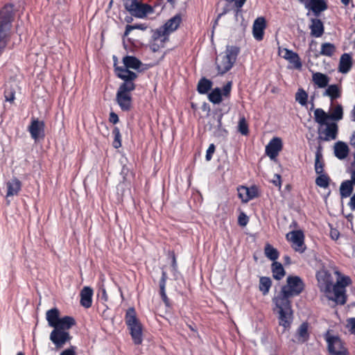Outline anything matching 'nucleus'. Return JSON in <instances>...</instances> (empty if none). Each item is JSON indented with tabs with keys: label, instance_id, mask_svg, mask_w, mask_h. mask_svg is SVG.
Here are the masks:
<instances>
[{
	"label": "nucleus",
	"instance_id": "1",
	"mask_svg": "<svg viewBox=\"0 0 355 355\" xmlns=\"http://www.w3.org/2000/svg\"><path fill=\"white\" fill-rule=\"evenodd\" d=\"M304 289V284L297 276L287 277L286 284L273 299L272 311L278 318L279 325L283 327V331L290 329L293 321V311L288 297L300 294Z\"/></svg>",
	"mask_w": 355,
	"mask_h": 355
},
{
	"label": "nucleus",
	"instance_id": "2",
	"mask_svg": "<svg viewBox=\"0 0 355 355\" xmlns=\"http://www.w3.org/2000/svg\"><path fill=\"white\" fill-rule=\"evenodd\" d=\"M334 275L337 277L336 284H333V278L328 271L319 270L317 273L318 286L327 300L343 304L345 302V287L349 284L350 279L347 277H340L338 271H335Z\"/></svg>",
	"mask_w": 355,
	"mask_h": 355
},
{
	"label": "nucleus",
	"instance_id": "3",
	"mask_svg": "<svg viewBox=\"0 0 355 355\" xmlns=\"http://www.w3.org/2000/svg\"><path fill=\"white\" fill-rule=\"evenodd\" d=\"M314 119L319 124L318 132L320 137L324 141L334 140L337 137L338 125L329 121V115L322 109L318 108L314 111Z\"/></svg>",
	"mask_w": 355,
	"mask_h": 355
},
{
	"label": "nucleus",
	"instance_id": "4",
	"mask_svg": "<svg viewBox=\"0 0 355 355\" xmlns=\"http://www.w3.org/2000/svg\"><path fill=\"white\" fill-rule=\"evenodd\" d=\"M141 62L135 57L128 55L123 58V66H117L114 62L116 76L123 80L133 81L137 78L136 73L132 70L139 69Z\"/></svg>",
	"mask_w": 355,
	"mask_h": 355
},
{
	"label": "nucleus",
	"instance_id": "5",
	"mask_svg": "<svg viewBox=\"0 0 355 355\" xmlns=\"http://www.w3.org/2000/svg\"><path fill=\"white\" fill-rule=\"evenodd\" d=\"M239 49L234 46H227L225 50L216 58V67L218 73L224 74L234 66Z\"/></svg>",
	"mask_w": 355,
	"mask_h": 355
},
{
	"label": "nucleus",
	"instance_id": "6",
	"mask_svg": "<svg viewBox=\"0 0 355 355\" xmlns=\"http://www.w3.org/2000/svg\"><path fill=\"white\" fill-rule=\"evenodd\" d=\"M125 324L135 345L143 341V327L134 308H129L125 314Z\"/></svg>",
	"mask_w": 355,
	"mask_h": 355
},
{
	"label": "nucleus",
	"instance_id": "7",
	"mask_svg": "<svg viewBox=\"0 0 355 355\" xmlns=\"http://www.w3.org/2000/svg\"><path fill=\"white\" fill-rule=\"evenodd\" d=\"M135 89V85L131 80H124L119 87L116 94V101L121 110L127 111L130 109L132 105L131 92Z\"/></svg>",
	"mask_w": 355,
	"mask_h": 355
},
{
	"label": "nucleus",
	"instance_id": "8",
	"mask_svg": "<svg viewBox=\"0 0 355 355\" xmlns=\"http://www.w3.org/2000/svg\"><path fill=\"white\" fill-rule=\"evenodd\" d=\"M60 311L56 308L46 311V319L49 327L55 328L61 326L64 328H71L75 324V321L71 317L65 316L60 318Z\"/></svg>",
	"mask_w": 355,
	"mask_h": 355
},
{
	"label": "nucleus",
	"instance_id": "9",
	"mask_svg": "<svg viewBox=\"0 0 355 355\" xmlns=\"http://www.w3.org/2000/svg\"><path fill=\"white\" fill-rule=\"evenodd\" d=\"M124 6L132 15L137 18H144L153 12L152 7L139 0H124Z\"/></svg>",
	"mask_w": 355,
	"mask_h": 355
},
{
	"label": "nucleus",
	"instance_id": "10",
	"mask_svg": "<svg viewBox=\"0 0 355 355\" xmlns=\"http://www.w3.org/2000/svg\"><path fill=\"white\" fill-rule=\"evenodd\" d=\"M69 329L61 326L53 328L50 334L49 339L56 348H62L67 343L70 341L71 337L68 331Z\"/></svg>",
	"mask_w": 355,
	"mask_h": 355
},
{
	"label": "nucleus",
	"instance_id": "11",
	"mask_svg": "<svg viewBox=\"0 0 355 355\" xmlns=\"http://www.w3.org/2000/svg\"><path fill=\"white\" fill-rule=\"evenodd\" d=\"M22 183L16 177L9 179L6 183V199L9 204L10 199L19 194L21 190Z\"/></svg>",
	"mask_w": 355,
	"mask_h": 355
},
{
	"label": "nucleus",
	"instance_id": "12",
	"mask_svg": "<svg viewBox=\"0 0 355 355\" xmlns=\"http://www.w3.org/2000/svg\"><path fill=\"white\" fill-rule=\"evenodd\" d=\"M168 40V35L159 28L156 30L153 35L152 41L150 43V49L153 51H158L164 48Z\"/></svg>",
	"mask_w": 355,
	"mask_h": 355
},
{
	"label": "nucleus",
	"instance_id": "13",
	"mask_svg": "<svg viewBox=\"0 0 355 355\" xmlns=\"http://www.w3.org/2000/svg\"><path fill=\"white\" fill-rule=\"evenodd\" d=\"M279 55L289 62L291 68L296 69H301L302 63L298 55L296 53L286 48H279Z\"/></svg>",
	"mask_w": 355,
	"mask_h": 355
},
{
	"label": "nucleus",
	"instance_id": "14",
	"mask_svg": "<svg viewBox=\"0 0 355 355\" xmlns=\"http://www.w3.org/2000/svg\"><path fill=\"white\" fill-rule=\"evenodd\" d=\"M328 348L331 355H347L345 347L341 340L336 336L329 335L327 338Z\"/></svg>",
	"mask_w": 355,
	"mask_h": 355
},
{
	"label": "nucleus",
	"instance_id": "15",
	"mask_svg": "<svg viewBox=\"0 0 355 355\" xmlns=\"http://www.w3.org/2000/svg\"><path fill=\"white\" fill-rule=\"evenodd\" d=\"M304 234L302 231H293L286 234V239L291 242L293 248L300 252H304Z\"/></svg>",
	"mask_w": 355,
	"mask_h": 355
},
{
	"label": "nucleus",
	"instance_id": "16",
	"mask_svg": "<svg viewBox=\"0 0 355 355\" xmlns=\"http://www.w3.org/2000/svg\"><path fill=\"white\" fill-rule=\"evenodd\" d=\"M283 147V141L280 137H273L266 146V154L271 159H275Z\"/></svg>",
	"mask_w": 355,
	"mask_h": 355
},
{
	"label": "nucleus",
	"instance_id": "17",
	"mask_svg": "<svg viewBox=\"0 0 355 355\" xmlns=\"http://www.w3.org/2000/svg\"><path fill=\"white\" fill-rule=\"evenodd\" d=\"M44 124L42 121L34 119L32 121L28 130L32 138L37 141L44 137Z\"/></svg>",
	"mask_w": 355,
	"mask_h": 355
},
{
	"label": "nucleus",
	"instance_id": "18",
	"mask_svg": "<svg viewBox=\"0 0 355 355\" xmlns=\"http://www.w3.org/2000/svg\"><path fill=\"white\" fill-rule=\"evenodd\" d=\"M238 195L239 198L243 202H248L250 200L257 196L258 191L257 187H246L241 186L238 188Z\"/></svg>",
	"mask_w": 355,
	"mask_h": 355
},
{
	"label": "nucleus",
	"instance_id": "19",
	"mask_svg": "<svg viewBox=\"0 0 355 355\" xmlns=\"http://www.w3.org/2000/svg\"><path fill=\"white\" fill-rule=\"evenodd\" d=\"M19 90V83L14 79L9 80L6 84L5 98L7 101L12 103L16 93Z\"/></svg>",
	"mask_w": 355,
	"mask_h": 355
},
{
	"label": "nucleus",
	"instance_id": "20",
	"mask_svg": "<svg viewBox=\"0 0 355 355\" xmlns=\"http://www.w3.org/2000/svg\"><path fill=\"white\" fill-rule=\"evenodd\" d=\"M265 28L266 20L263 17H258L254 20L252 26V35L255 40L258 41L263 40Z\"/></svg>",
	"mask_w": 355,
	"mask_h": 355
},
{
	"label": "nucleus",
	"instance_id": "21",
	"mask_svg": "<svg viewBox=\"0 0 355 355\" xmlns=\"http://www.w3.org/2000/svg\"><path fill=\"white\" fill-rule=\"evenodd\" d=\"M181 21V16L180 15H177L168 19L162 27L159 28V29L168 35L179 27Z\"/></svg>",
	"mask_w": 355,
	"mask_h": 355
},
{
	"label": "nucleus",
	"instance_id": "22",
	"mask_svg": "<svg viewBox=\"0 0 355 355\" xmlns=\"http://www.w3.org/2000/svg\"><path fill=\"white\" fill-rule=\"evenodd\" d=\"M93 290L89 286H85L80 292V304L85 308H89L92 302Z\"/></svg>",
	"mask_w": 355,
	"mask_h": 355
},
{
	"label": "nucleus",
	"instance_id": "23",
	"mask_svg": "<svg viewBox=\"0 0 355 355\" xmlns=\"http://www.w3.org/2000/svg\"><path fill=\"white\" fill-rule=\"evenodd\" d=\"M306 8L318 15L327 9V3L324 0H310L306 3Z\"/></svg>",
	"mask_w": 355,
	"mask_h": 355
},
{
	"label": "nucleus",
	"instance_id": "24",
	"mask_svg": "<svg viewBox=\"0 0 355 355\" xmlns=\"http://www.w3.org/2000/svg\"><path fill=\"white\" fill-rule=\"evenodd\" d=\"M311 35L315 37H320L324 33V26L321 20L313 19L309 25Z\"/></svg>",
	"mask_w": 355,
	"mask_h": 355
},
{
	"label": "nucleus",
	"instance_id": "25",
	"mask_svg": "<svg viewBox=\"0 0 355 355\" xmlns=\"http://www.w3.org/2000/svg\"><path fill=\"white\" fill-rule=\"evenodd\" d=\"M334 155L339 159H345L349 153V147L343 141H338L334 144Z\"/></svg>",
	"mask_w": 355,
	"mask_h": 355
},
{
	"label": "nucleus",
	"instance_id": "26",
	"mask_svg": "<svg viewBox=\"0 0 355 355\" xmlns=\"http://www.w3.org/2000/svg\"><path fill=\"white\" fill-rule=\"evenodd\" d=\"M352 65V59L351 55L345 53L340 57L338 70L343 73H346L350 70Z\"/></svg>",
	"mask_w": 355,
	"mask_h": 355
},
{
	"label": "nucleus",
	"instance_id": "27",
	"mask_svg": "<svg viewBox=\"0 0 355 355\" xmlns=\"http://www.w3.org/2000/svg\"><path fill=\"white\" fill-rule=\"evenodd\" d=\"M312 80L318 87L324 88L327 86L329 82V78L324 73L316 72L313 73Z\"/></svg>",
	"mask_w": 355,
	"mask_h": 355
},
{
	"label": "nucleus",
	"instance_id": "28",
	"mask_svg": "<svg viewBox=\"0 0 355 355\" xmlns=\"http://www.w3.org/2000/svg\"><path fill=\"white\" fill-rule=\"evenodd\" d=\"M323 95L329 96L333 101L340 97V89L337 85H331L325 89Z\"/></svg>",
	"mask_w": 355,
	"mask_h": 355
},
{
	"label": "nucleus",
	"instance_id": "29",
	"mask_svg": "<svg viewBox=\"0 0 355 355\" xmlns=\"http://www.w3.org/2000/svg\"><path fill=\"white\" fill-rule=\"evenodd\" d=\"M353 183L350 180L343 182L340 187V193L342 198H347L353 190Z\"/></svg>",
	"mask_w": 355,
	"mask_h": 355
},
{
	"label": "nucleus",
	"instance_id": "30",
	"mask_svg": "<svg viewBox=\"0 0 355 355\" xmlns=\"http://www.w3.org/2000/svg\"><path fill=\"white\" fill-rule=\"evenodd\" d=\"M271 280L269 277H262L259 279V288L261 292H262L263 295H266L268 293L269 290L271 287Z\"/></svg>",
	"mask_w": 355,
	"mask_h": 355
},
{
	"label": "nucleus",
	"instance_id": "31",
	"mask_svg": "<svg viewBox=\"0 0 355 355\" xmlns=\"http://www.w3.org/2000/svg\"><path fill=\"white\" fill-rule=\"evenodd\" d=\"M272 271L274 278L280 279L285 275V271L280 263L275 261L272 265Z\"/></svg>",
	"mask_w": 355,
	"mask_h": 355
},
{
	"label": "nucleus",
	"instance_id": "32",
	"mask_svg": "<svg viewBox=\"0 0 355 355\" xmlns=\"http://www.w3.org/2000/svg\"><path fill=\"white\" fill-rule=\"evenodd\" d=\"M329 115V121H339L343 119V107L340 105H336L334 107H333L331 110Z\"/></svg>",
	"mask_w": 355,
	"mask_h": 355
},
{
	"label": "nucleus",
	"instance_id": "33",
	"mask_svg": "<svg viewBox=\"0 0 355 355\" xmlns=\"http://www.w3.org/2000/svg\"><path fill=\"white\" fill-rule=\"evenodd\" d=\"M330 182V178L326 173L319 174L315 179V184L323 189H327Z\"/></svg>",
	"mask_w": 355,
	"mask_h": 355
},
{
	"label": "nucleus",
	"instance_id": "34",
	"mask_svg": "<svg viewBox=\"0 0 355 355\" xmlns=\"http://www.w3.org/2000/svg\"><path fill=\"white\" fill-rule=\"evenodd\" d=\"M222 96L223 94L220 89L216 88L209 93L208 98L211 103L218 104L222 101Z\"/></svg>",
	"mask_w": 355,
	"mask_h": 355
},
{
	"label": "nucleus",
	"instance_id": "35",
	"mask_svg": "<svg viewBox=\"0 0 355 355\" xmlns=\"http://www.w3.org/2000/svg\"><path fill=\"white\" fill-rule=\"evenodd\" d=\"M265 255L272 261H275L279 257L278 251L270 244H266L264 249Z\"/></svg>",
	"mask_w": 355,
	"mask_h": 355
},
{
	"label": "nucleus",
	"instance_id": "36",
	"mask_svg": "<svg viewBox=\"0 0 355 355\" xmlns=\"http://www.w3.org/2000/svg\"><path fill=\"white\" fill-rule=\"evenodd\" d=\"M322 156L321 152L318 150L316 153L315 160V171L318 175L324 173L323 171V163L320 161Z\"/></svg>",
	"mask_w": 355,
	"mask_h": 355
},
{
	"label": "nucleus",
	"instance_id": "37",
	"mask_svg": "<svg viewBox=\"0 0 355 355\" xmlns=\"http://www.w3.org/2000/svg\"><path fill=\"white\" fill-rule=\"evenodd\" d=\"M211 87V82L207 79H202L198 85V90L200 94H206Z\"/></svg>",
	"mask_w": 355,
	"mask_h": 355
},
{
	"label": "nucleus",
	"instance_id": "38",
	"mask_svg": "<svg viewBox=\"0 0 355 355\" xmlns=\"http://www.w3.org/2000/svg\"><path fill=\"white\" fill-rule=\"evenodd\" d=\"M335 51V46L331 43H324L322 45L320 53L324 55L331 56Z\"/></svg>",
	"mask_w": 355,
	"mask_h": 355
},
{
	"label": "nucleus",
	"instance_id": "39",
	"mask_svg": "<svg viewBox=\"0 0 355 355\" xmlns=\"http://www.w3.org/2000/svg\"><path fill=\"white\" fill-rule=\"evenodd\" d=\"M298 340L300 342H304L308 337V327L306 324L300 325L297 331Z\"/></svg>",
	"mask_w": 355,
	"mask_h": 355
},
{
	"label": "nucleus",
	"instance_id": "40",
	"mask_svg": "<svg viewBox=\"0 0 355 355\" xmlns=\"http://www.w3.org/2000/svg\"><path fill=\"white\" fill-rule=\"evenodd\" d=\"M307 98V94L303 89H299L296 93L295 99L302 105L306 104Z\"/></svg>",
	"mask_w": 355,
	"mask_h": 355
},
{
	"label": "nucleus",
	"instance_id": "41",
	"mask_svg": "<svg viewBox=\"0 0 355 355\" xmlns=\"http://www.w3.org/2000/svg\"><path fill=\"white\" fill-rule=\"evenodd\" d=\"M113 135L114 136L113 146L115 148H119L121 146V135L118 128H114L113 130Z\"/></svg>",
	"mask_w": 355,
	"mask_h": 355
},
{
	"label": "nucleus",
	"instance_id": "42",
	"mask_svg": "<svg viewBox=\"0 0 355 355\" xmlns=\"http://www.w3.org/2000/svg\"><path fill=\"white\" fill-rule=\"evenodd\" d=\"M239 130L242 135H246L248 133V124L244 118H241L239 120Z\"/></svg>",
	"mask_w": 355,
	"mask_h": 355
},
{
	"label": "nucleus",
	"instance_id": "43",
	"mask_svg": "<svg viewBox=\"0 0 355 355\" xmlns=\"http://www.w3.org/2000/svg\"><path fill=\"white\" fill-rule=\"evenodd\" d=\"M166 279H167L166 274L165 272H163L162 277L161 279L160 288H161V293H162V297H163L164 302H166V293H165V291H164L165 283H166Z\"/></svg>",
	"mask_w": 355,
	"mask_h": 355
},
{
	"label": "nucleus",
	"instance_id": "44",
	"mask_svg": "<svg viewBox=\"0 0 355 355\" xmlns=\"http://www.w3.org/2000/svg\"><path fill=\"white\" fill-rule=\"evenodd\" d=\"M249 221V218L248 216L244 214L243 212H241L238 218V223L241 226L245 227Z\"/></svg>",
	"mask_w": 355,
	"mask_h": 355
},
{
	"label": "nucleus",
	"instance_id": "45",
	"mask_svg": "<svg viewBox=\"0 0 355 355\" xmlns=\"http://www.w3.org/2000/svg\"><path fill=\"white\" fill-rule=\"evenodd\" d=\"M136 28L144 30L146 28V27H144L143 25L127 26L124 35L128 36L130 34L131 31L136 29Z\"/></svg>",
	"mask_w": 355,
	"mask_h": 355
},
{
	"label": "nucleus",
	"instance_id": "46",
	"mask_svg": "<svg viewBox=\"0 0 355 355\" xmlns=\"http://www.w3.org/2000/svg\"><path fill=\"white\" fill-rule=\"evenodd\" d=\"M347 327L352 334L355 335V318L347 320Z\"/></svg>",
	"mask_w": 355,
	"mask_h": 355
},
{
	"label": "nucleus",
	"instance_id": "47",
	"mask_svg": "<svg viewBox=\"0 0 355 355\" xmlns=\"http://www.w3.org/2000/svg\"><path fill=\"white\" fill-rule=\"evenodd\" d=\"M215 151V146L211 144L209 145L208 149L207 150V153H206V159L207 161H210L211 157H212V155L214 154Z\"/></svg>",
	"mask_w": 355,
	"mask_h": 355
},
{
	"label": "nucleus",
	"instance_id": "48",
	"mask_svg": "<svg viewBox=\"0 0 355 355\" xmlns=\"http://www.w3.org/2000/svg\"><path fill=\"white\" fill-rule=\"evenodd\" d=\"M232 88V82H228L226 85L224 86L222 94L225 96L229 95Z\"/></svg>",
	"mask_w": 355,
	"mask_h": 355
},
{
	"label": "nucleus",
	"instance_id": "49",
	"mask_svg": "<svg viewBox=\"0 0 355 355\" xmlns=\"http://www.w3.org/2000/svg\"><path fill=\"white\" fill-rule=\"evenodd\" d=\"M218 131L217 132V134L218 135H220V136H223L225 134H226V130L222 127V123H221V116H220L218 119Z\"/></svg>",
	"mask_w": 355,
	"mask_h": 355
},
{
	"label": "nucleus",
	"instance_id": "50",
	"mask_svg": "<svg viewBox=\"0 0 355 355\" xmlns=\"http://www.w3.org/2000/svg\"><path fill=\"white\" fill-rule=\"evenodd\" d=\"M60 355H76L75 348L71 347L70 348L66 349L62 351Z\"/></svg>",
	"mask_w": 355,
	"mask_h": 355
},
{
	"label": "nucleus",
	"instance_id": "51",
	"mask_svg": "<svg viewBox=\"0 0 355 355\" xmlns=\"http://www.w3.org/2000/svg\"><path fill=\"white\" fill-rule=\"evenodd\" d=\"M272 183L276 186L280 187H281V176L279 175H275L274 179L272 180Z\"/></svg>",
	"mask_w": 355,
	"mask_h": 355
},
{
	"label": "nucleus",
	"instance_id": "52",
	"mask_svg": "<svg viewBox=\"0 0 355 355\" xmlns=\"http://www.w3.org/2000/svg\"><path fill=\"white\" fill-rule=\"evenodd\" d=\"M110 121L114 124L116 123L119 121L118 116L115 113L111 112L110 114Z\"/></svg>",
	"mask_w": 355,
	"mask_h": 355
},
{
	"label": "nucleus",
	"instance_id": "53",
	"mask_svg": "<svg viewBox=\"0 0 355 355\" xmlns=\"http://www.w3.org/2000/svg\"><path fill=\"white\" fill-rule=\"evenodd\" d=\"M330 235L333 239L336 240L338 239L339 232L336 229H331L330 232Z\"/></svg>",
	"mask_w": 355,
	"mask_h": 355
},
{
	"label": "nucleus",
	"instance_id": "54",
	"mask_svg": "<svg viewBox=\"0 0 355 355\" xmlns=\"http://www.w3.org/2000/svg\"><path fill=\"white\" fill-rule=\"evenodd\" d=\"M349 206L352 209H355V193L352 196L349 203Z\"/></svg>",
	"mask_w": 355,
	"mask_h": 355
},
{
	"label": "nucleus",
	"instance_id": "55",
	"mask_svg": "<svg viewBox=\"0 0 355 355\" xmlns=\"http://www.w3.org/2000/svg\"><path fill=\"white\" fill-rule=\"evenodd\" d=\"M350 118L352 121L355 122V105L353 106L352 110L350 111Z\"/></svg>",
	"mask_w": 355,
	"mask_h": 355
},
{
	"label": "nucleus",
	"instance_id": "56",
	"mask_svg": "<svg viewBox=\"0 0 355 355\" xmlns=\"http://www.w3.org/2000/svg\"><path fill=\"white\" fill-rule=\"evenodd\" d=\"M350 144L352 146L355 148V131L353 132L351 139H350Z\"/></svg>",
	"mask_w": 355,
	"mask_h": 355
},
{
	"label": "nucleus",
	"instance_id": "57",
	"mask_svg": "<svg viewBox=\"0 0 355 355\" xmlns=\"http://www.w3.org/2000/svg\"><path fill=\"white\" fill-rule=\"evenodd\" d=\"M246 0H236V7L241 8Z\"/></svg>",
	"mask_w": 355,
	"mask_h": 355
},
{
	"label": "nucleus",
	"instance_id": "58",
	"mask_svg": "<svg viewBox=\"0 0 355 355\" xmlns=\"http://www.w3.org/2000/svg\"><path fill=\"white\" fill-rule=\"evenodd\" d=\"M102 298L104 300V301H107L108 297L106 293V291L105 289L102 290Z\"/></svg>",
	"mask_w": 355,
	"mask_h": 355
},
{
	"label": "nucleus",
	"instance_id": "59",
	"mask_svg": "<svg viewBox=\"0 0 355 355\" xmlns=\"http://www.w3.org/2000/svg\"><path fill=\"white\" fill-rule=\"evenodd\" d=\"M341 2L345 6L348 5L349 3V0H341Z\"/></svg>",
	"mask_w": 355,
	"mask_h": 355
},
{
	"label": "nucleus",
	"instance_id": "60",
	"mask_svg": "<svg viewBox=\"0 0 355 355\" xmlns=\"http://www.w3.org/2000/svg\"><path fill=\"white\" fill-rule=\"evenodd\" d=\"M173 267H174V268H175L176 267V266H175V257H173Z\"/></svg>",
	"mask_w": 355,
	"mask_h": 355
},
{
	"label": "nucleus",
	"instance_id": "61",
	"mask_svg": "<svg viewBox=\"0 0 355 355\" xmlns=\"http://www.w3.org/2000/svg\"><path fill=\"white\" fill-rule=\"evenodd\" d=\"M17 355H24V354L22 352H19V353H17Z\"/></svg>",
	"mask_w": 355,
	"mask_h": 355
},
{
	"label": "nucleus",
	"instance_id": "62",
	"mask_svg": "<svg viewBox=\"0 0 355 355\" xmlns=\"http://www.w3.org/2000/svg\"><path fill=\"white\" fill-rule=\"evenodd\" d=\"M285 259H286V261H289V258L288 257H286Z\"/></svg>",
	"mask_w": 355,
	"mask_h": 355
},
{
	"label": "nucleus",
	"instance_id": "63",
	"mask_svg": "<svg viewBox=\"0 0 355 355\" xmlns=\"http://www.w3.org/2000/svg\"><path fill=\"white\" fill-rule=\"evenodd\" d=\"M112 1H111L110 2V6H112Z\"/></svg>",
	"mask_w": 355,
	"mask_h": 355
}]
</instances>
